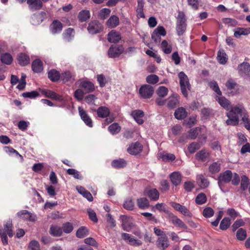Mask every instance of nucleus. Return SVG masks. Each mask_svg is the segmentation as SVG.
<instances>
[{"mask_svg":"<svg viewBox=\"0 0 250 250\" xmlns=\"http://www.w3.org/2000/svg\"><path fill=\"white\" fill-rule=\"evenodd\" d=\"M247 114L246 111L241 105H238L231 107V110L227 113L228 120L226 121L228 125H235L238 124V115L242 118Z\"/></svg>","mask_w":250,"mask_h":250,"instance_id":"obj_1","label":"nucleus"},{"mask_svg":"<svg viewBox=\"0 0 250 250\" xmlns=\"http://www.w3.org/2000/svg\"><path fill=\"white\" fill-rule=\"evenodd\" d=\"M7 235L9 237H12L13 236L12 223V221L10 220L4 223L3 227L0 226V236L2 243L4 245L8 244Z\"/></svg>","mask_w":250,"mask_h":250,"instance_id":"obj_2","label":"nucleus"},{"mask_svg":"<svg viewBox=\"0 0 250 250\" xmlns=\"http://www.w3.org/2000/svg\"><path fill=\"white\" fill-rule=\"evenodd\" d=\"M178 78L179 79L181 92L185 97H187L188 92L191 89V85L189 83L188 78L183 71L179 73Z\"/></svg>","mask_w":250,"mask_h":250,"instance_id":"obj_3","label":"nucleus"},{"mask_svg":"<svg viewBox=\"0 0 250 250\" xmlns=\"http://www.w3.org/2000/svg\"><path fill=\"white\" fill-rule=\"evenodd\" d=\"M120 220L122 222V227L125 231H129L135 227L134 220L129 216L121 215Z\"/></svg>","mask_w":250,"mask_h":250,"instance_id":"obj_4","label":"nucleus"},{"mask_svg":"<svg viewBox=\"0 0 250 250\" xmlns=\"http://www.w3.org/2000/svg\"><path fill=\"white\" fill-rule=\"evenodd\" d=\"M232 178V173L229 170H227L220 174L218 178V184L221 190H223V185L230 182Z\"/></svg>","mask_w":250,"mask_h":250,"instance_id":"obj_5","label":"nucleus"},{"mask_svg":"<svg viewBox=\"0 0 250 250\" xmlns=\"http://www.w3.org/2000/svg\"><path fill=\"white\" fill-rule=\"evenodd\" d=\"M103 29V26L98 21H91L87 27V30L90 34H95L100 33Z\"/></svg>","mask_w":250,"mask_h":250,"instance_id":"obj_6","label":"nucleus"},{"mask_svg":"<svg viewBox=\"0 0 250 250\" xmlns=\"http://www.w3.org/2000/svg\"><path fill=\"white\" fill-rule=\"evenodd\" d=\"M124 47L121 45H112L108 51V55L110 58L119 57L124 52Z\"/></svg>","mask_w":250,"mask_h":250,"instance_id":"obj_7","label":"nucleus"},{"mask_svg":"<svg viewBox=\"0 0 250 250\" xmlns=\"http://www.w3.org/2000/svg\"><path fill=\"white\" fill-rule=\"evenodd\" d=\"M154 89L153 87L148 84L142 86L139 89V93L144 98H149L153 95Z\"/></svg>","mask_w":250,"mask_h":250,"instance_id":"obj_8","label":"nucleus"},{"mask_svg":"<svg viewBox=\"0 0 250 250\" xmlns=\"http://www.w3.org/2000/svg\"><path fill=\"white\" fill-rule=\"evenodd\" d=\"M166 213L168 215L169 218L170 219L172 224L177 227L183 228L184 229H187L186 225L176 216L174 215L172 212L169 211H165Z\"/></svg>","mask_w":250,"mask_h":250,"instance_id":"obj_9","label":"nucleus"},{"mask_svg":"<svg viewBox=\"0 0 250 250\" xmlns=\"http://www.w3.org/2000/svg\"><path fill=\"white\" fill-rule=\"evenodd\" d=\"M121 237L123 240L127 241L130 245L132 246H139L142 244L141 241L135 239L129 233H122Z\"/></svg>","mask_w":250,"mask_h":250,"instance_id":"obj_10","label":"nucleus"},{"mask_svg":"<svg viewBox=\"0 0 250 250\" xmlns=\"http://www.w3.org/2000/svg\"><path fill=\"white\" fill-rule=\"evenodd\" d=\"M171 206L175 209L179 211L185 216L188 217L192 216L191 213L186 207L182 206L181 205L175 202L171 203Z\"/></svg>","mask_w":250,"mask_h":250,"instance_id":"obj_11","label":"nucleus"},{"mask_svg":"<svg viewBox=\"0 0 250 250\" xmlns=\"http://www.w3.org/2000/svg\"><path fill=\"white\" fill-rule=\"evenodd\" d=\"M142 150V146L139 142L132 144L127 148V152L131 155H137Z\"/></svg>","mask_w":250,"mask_h":250,"instance_id":"obj_12","label":"nucleus"},{"mask_svg":"<svg viewBox=\"0 0 250 250\" xmlns=\"http://www.w3.org/2000/svg\"><path fill=\"white\" fill-rule=\"evenodd\" d=\"M78 109L80 115L84 123L89 127H92L93 124L92 120L86 112L81 107H79Z\"/></svg>","mask_w":250,"mask_h":250,"instance_id":"obj_13","label":"nucleus"},{"mask_svg":"<svg viewBox=\"0 0 250 250\" xmlns=\"http://www.w3.org/2000/svg\"><path fill=\"white\" fill-rule=\"evenodd\" d=\"M17 215L21 218L26 220L35 221L36 220V216L27 210H21L18 212Z\"/></svg>","mask_w":250,"mask_h":250,"instance_id":"obj_14","label":"nucleus"},{"mask_svg":"<svg viewBox=\"0 0 250 250\" xmlns=\"http://www.w3.org/2000/svg\"><path fill=\"white\" fill-rule=\"evenodd\" d=\"M156 245L161 250H165L169 246L167 236L159 237L156 241Z\"/></svg>","mask_w":250,"mask_h":250,"instance_id":"obj_15","label":"nucleus"},{"mask_svg":"<svg viewBox=\"0 0 250 250\" xmlns=\"http://www.w3.org/2000/svg\"><path fill=\"white\" fill-rule=\"evenodd\" d=\"M27 3L31 10H39L42 7V2L41 0H27Z\"/></svg>","mask_w":250,"mask_h":250,"instance_id":"obj_16","label":"nucleus"},{"mask_svg":"<svg viewBox=\"0 0 250 250\" xmlns=\"http://www.w3.org/2000/svg\"><path fill=\"white\" fill-rule=\"evenodd\" d=\"M62 28V23L58 20L54 21L50 26L51 33L54 34L61 32Z\"/></svg>","mask_w":250,"mask_h":250,"instance_id":"obj_17","label":"nucleus"},{"mask_svg":"<svg viewBox=\"0 0 250 250\" xmlns=\"http://www.w3.org/2000/svg\"><path fill=\"white\" fill-rule=\"evenodd\" d=\"M45 16L44 12L34 14L31 17V22L33 25H37L41 23Z\"/></svg>","mask_w":250,"mask_h":250,"instance_id":"obj_18","label":"nucleus"},{"mask_svg":"<svg viewBox=\"0 0 250 250\" xmlns=\"http://www.w3.org/2000/svg\"><path fill=\"white\" fill-rule=\"evenodd\" d=\"M120 23L119 18L116 15L111 16L107 21L106 24L110 28L116 27Z\"/></svg>","mask_w":250,"mask_h":250,"instance_id":"obj_19","label":"nucleus"},{"mask_svg":"<svg viewBox=\"0 0 250 250\" xmlns=\"http://www.w3.org/2000/svg\"><path fill=\"white\" fill-rule=\"evenodd\" d=\"M131 115L134 120L139 124L141 125L144 123L143 117L144 116V113L142 110H134L132 112Z\"/></svg>","mask_w":250,"mask_h":250,"instance_id":"obj_20","label":"nucleus"},{"mask_svg":"<svg viewBox=\"0 0 250 250\" xmlns=\"http://www.w3.org/2000/svg\"><path fill=\"white\" fill-rule=\"evenodd\" d=\"M80 86L82 88L86 93H89L94 90V84L88 81H83L80 83Z\"/></svg>","mask_w":250,"mask_h":250,"instance_id":"obj_21","label":"nucleus"},{"mask_svg":"<svg viewBox=\"0 0 250 250\" xmlns=\"http://www.w3.org/2000/svg\"><path fill=\"white\" fill-rule=\"evenodd\" d=\"M179 104V97L178 95H173L168 99L167 106L170 108H175Z\"/></svg>","mask_w":250,"mask_h":250,"instance_id":"obj_22","label":"nucleus"},{"mask_svg":"<svg viewBox=\"0 0 250 250\" xmlns=\"http://www.w3.org/2000/svg\"><path fill=\"white\" fill-rule=\"evenodd\" d=\"M172 183L177 186L180 184L181 182L182 176L178 172H173L169 176Z\"/></svg>","mask_w":250,"mask_h":250,"instance_id":"obj_23","label":"nucleus"},{"mask_svg":"<svg viewBox=\"0 0 250 250\" xmlns=\"http://www.w3.org/2000/svg\"><path fill=\"white\" fill-rule=\"evenodd\" d=\"M121 39V36L117 32L112 30L108 34V41L110 42L116 43Z\"/></svg>","mask_w":250,"mask_h":250,"instance_id":"obj_24","label":"nucleus"},{"mask_svg":"<svg viewBox=\"0 0 250 250\" xmlns=\"http://www.w3.org/2000/svg\"><path fill=\"white\" fill-rule=\"evenodd\" d=\"M49 233L53 236H60L62 233V228L56 225H51L50 227Z\"/></svg>","mask_w":250,"mask_h":250,"instance_id":"obj_25","label":"nucleus"},{"mask_svg":"<svg viewBox=\"0 0 250 250\" xmlns=\"http://www.w3.org/2000/svg\"><path fill=\"white\" fill-rule=\"evenodd\" d=\"M18 61L21 65L25 66L30 63V58L24 53H21L18 56Z\"/></svg>","mask_w":250,"mask_h":250,"instance_id":"obj_26","label":"nucleus"},{"mask_svg":"<svg viewBox=\"0 0 250 250\" xmlns=\"http://www.w3.org/2000/svg\"><path fill=\"white\" fill-rule=\"evenodd\" d=\"M76 189L78 192L86 198L89 201H93L91 194L82 186H77Z\"/></svg>","mask_w":250,"mask_h":250,"instance_id":"obj_27","label":"nucleus"},{"mask_svg":"<svg viewBox=\"0 0 250 250\" xmlns=\"http://www.w3.org/2000/svg\"><path fill=\"white\" fill-rule=\"evenodd\" d=\"M238 68L239 72L242 75H249L250 74V65L248 62H243L240 64Z\"/></svg>","mask_w":250,"mask_h":250,"instance_id":"obj_28","label":"nucleus"},{"mask_svg":"<svg viewBox=\"0 0 250 250\" xmlns=\"http://www.w3.org/2000/svg\"><path fill=\"white\" fill-rule=\"evenodd\" d=\"M175 118L178 120H182L186 118L187 116V112L183 107H179L174 112Z\"/></svg>","mask_w":250,"mask_h":250,"instance_id":"obj_29","label":"nucleus"},{"mask_svg":"<svg viewBox=\"0 0 250 250\" xmlns=\"http://www.w3.org/2000/svg\"><path fill=\"white\" fill-rule=\"evenodd\" d=\"M97 113L99 117L106 118L109 115L110 110L108 107L100 106L97 110Z\"/></svg>","mask_w":250,"mask_h":250,"instance_id":"obj_30","label":"nucleus"},{"mask_svg":"<svg viewBox=\"0 0 250 250\" xmlns=\"http://www.w3.org/2000/svg\"><path fill=\"white\" fill-rule=\"evenodd\" d=\"M32 68L34 72H41L43 70L42 61L38 59L34 61L32 64Z\"/></svg>","mask_w":250,"mask_h":250,"instance_id":"obj_31","label":"nucleus"},{"mask_svg":"<svg viewBox=\"0 0 250 250\" xmlns=\"http://www.w3.org/2000/svg\"><path fill=\"white\" fill-rule=\"evenodd\" d=\"M137 205L140 208L146 209L149 207L148 200L145 197L140 198L137 200Z\"/></svg>","mask_w":250,"mask_h":250,"instance_id":"obj_32","label":"nucleus"},{"mask_svg":"<svg viewBox=\"0 0 250 250\" xmlns=\"http://www.w3.org/2000/svg\"><path fill=\"white\" fill-rule=\"evenodd\" d=\"M197 183L199 186L202 188H206L209 185L208 181L202 175H199L197 176Z\"/></svg>","mask_w":250,"mask_h":250,"instance_id":"obj_33","label":"nucleus"},{"mask_svg":"<svg viewBox=\"0 0 250 250\" xmlns=\"http://www.w3.org/2000/svg\"><path fill=\"white\" fill-rule=\"evenodd\" d=\"M60 78L64 83L73 82L74 81V76L68 71L62 73Z\"/></svg>","mask_w":250,"mask_h":250,"instance_id":"obj_34","label":"nucleus"},{"mask_svg":"<svg viewBox=\"0 0 250 250\" xmlns=\"http://www.w3.org/2000/svg\"><path fill=\"white\" fill-rule=\"evenodd\" d=\"M90 17V12L88 10H83L78 14V18L81 22L86 21Z\"/></svg>","mask_w":250,"mask_h":250,"instance_id":"obj_35","label":"nucleus"},{"mask_svg":"<svg viewBox=\"0 0 250 250\" xmlns=\"http://www.w3.org/2000/svg\"><path fill=\"white\" fill-rule=\"evenodd\" d=\"M126 162L123 159L114 160L111 163L112 166L117 168L124 167L126 166Z\"/></svg>","mask_w":250,"mask_h":250,"instance_id":"obj_36","label":"nucleus"},{"mask_svg":"<svg viewBox=\"0 0 250 250\" xmlns=\"http://www.w3.org/2000/svg\"><path fill=\"white\" fill-rule=\"evenodd\" d=\"M220 166L221 163L219 162H213L209 165L208 170L212 174L218 173L221 169Z\"/></svg>","mask_w":250,"mask_h":250,"instance_id":"obj_37","label":"nucleus"},{"mask_svg":"<svg viewBox=\"0 0 250 250\" xmlns=\"http://www.w3.org/2000/svg\"><path fill=\"white\" fill-rule=\"evenodd\" d=\"M42 93L45 95L46 97L50 98L52 99H54L55 100H57L58 101H61L62 100V97L59 95H58L54 91L51 90H43Z\"/></svg>","mask_w":250,"mask_h":250,"instance_id":"obj_38","label":"nucleus"},{"mask_svg":"<svg viewBox=\"0 0 250 250\" xmlns=\"http://www.w3.org/2000/svg\"><path fill=\"white\" fill-rule=\"evenodd\" d=\"M216 100L218 101L219 104L222 106L223 108L228 110L229 105L230 102L226 98L224 97H216Z\"/></svg>","mask_w":250,"mask_h":250,"instance_id":"obj_39","label":"nucleus"},{"mask_svg":"<svg viewBox=\"0 0 250 250\" xmlns=\"http://www.w3.org/2000/svg\"><path fill=\"white\" fill-rule=\"evenodd\" d=\"M48 78L53 82L57 81L61 77L59 72L54 69L51 70L48 73Z\"/></svg>","mask_w":250,"mask_h":250,"instance_id":"obj_40","label":"nucleus"},{"mask_svg":"<svg viewBox=\"0 0 250 250\" xmlns=\"http://www.w3.org/2000/svg\"><path fill=\"white\" fill-rule=\"evenodd\" d=\"M250 33L249 29L244 28H238L234 31V36L236 38H239L241 35H247Z\"/></svg>","mask_w":250,"mask_h":250,"instance_id":"obj_41","label":"nucleus"},{"mask_svg":"<svg viewBox=\"0 0 250 250\" xmlns=\"http://www.w3.org/2000/svg\"><path fill=\"white\" fill-rule=\"evenodd\" d=\"M0 60L3 63L10 64L12 62L13 58L10 54L5 53L1 55Z\"/></svg>","mask_w":250,"mask_h":250,"instance_id":"obj_42","label":"nucleus"},{"mask_svg":"<svg viewBox=\"0 0 250 250\" xmlns=\"http://www.w3.org/2000/svg\"><path fill=\"white\" fill-rule=\"evenodd\" d=\"M147 195L150 199L153 201H157L159 198V192L155 188L149 190Z\"/></svg>","mask_w":250,"mask_h":250,"instance_id":"obj_43","label":"nucleus"},{"mask_svg":"<svg viewBox=\"0 0 250 250\" xmlns=\"http://www.w3.org/2000/svg\"><path fill=\"white\" fill-rule=\"evenodd\" d=\"M88 234V230L85 227H80L76 232V236L78 238H83Z\"/></svg>","mask_w":250,"mask_h":250,"instance_id":"obj_44","label":"nucleus"},{"mask_svg":"<svg viewBox=\"0 0 250 250\" xmlns=\"http://www.w3.org/2000/svg\"><path fill=\"white\" fill-rule=\"evenodd\" d=\"M197 159L204 161L209 156V153L205 150H202L196 154Z\"/></svg>","mask_w":250,"mask_h":250,"instance_id":"obj_45","label":"nucleus"},{"mask_svg":"<svg viewBox=\"0 0 250 250\" xmlns=\"http://www.w3.org/2000/svg\"><path fill=\"white\" fill-rule=\"evenodd\" d=\"M207 201V197L204 193H200L197 195L195 199V202L197 204L202 205Z\"/></svg>","mask_w":250,"mask_h":250,"instance_id":"obj_46","label":"nucleus"},{"mask_svg":"<svg viewBox=\"0 0 250 250\" xmlns=\"http://www.w3.org/2000/svg\"><path fill=\"white\" fill-rule=\"evenodd\" d=\"M156 93L159 97L163 98L167 95L168 89L165 86H161L158 88Z\"/></svg>","mask_w":250,"mask_h":250,"instance_id":"obj_47","label":"nucleus"},{"mask_svg":"<svg viewBox=\"0 0 250 250\" xmlns=\"http://www.w3.org/2000/svg\"><path fill=\"white\" fill-rule=\"evenodd\" d=\"M217 59L219 63L223 64H225L228 60L227 55L224 51L218 52Z\"/></svg>","mask_w":250,"mask_h":250,"instance_id":"obj_48","label":"nucleus"},{"mask_svg":"<svg viewBox=\"0 0 250 250\" xmlns=\"http://www.w3.org/2000/svg\"><path fill=\"white\" fill-rule=\"evenodd\" d=\"M161 47L163 51L166 54H169L172 51L171 46L168 45V42L166 40L163 41Z\"/></svg>","mask_w":250,"mask_h":250,"instance_id":"obj_49","label":"nucleus"},{"mask_svg":"<svg viewBox=\"0 0 250 250\" xmlns=\"http://www.w3.org/2000/svg\"><path fill=\"white\" fill-rule=\"evenodd\" d=\"M230 225V220L229 218L225 217L221 222L220 228L222 230L227 229Z\"/></svg>","mask_w":250,"mask_h":250,"instance_id":"obj_50","label":"nucleus"},{"mask_svg":"<svg viewBox=\"0 0 250 250\" xmlns=\"http://www.w3.org/2000/svg\"><path fill=\"white\" fill-rule=\"evenodd\" d=\"M109 131L112 134H117L121 130V127L117 123H113L108 127Z\"/></svg>","mask_w":250,"mask_h":250,"instance_id":"obj_51","label":"nucleus"},{"mask_svg":"<svg viewBox=\"0 0 250 250\" xmlns=\"http://www.w3.org/2000/svg\"><path fill=\"white\" fill-rule=\"evenodd\" d=\"M236 237L240 241L245 240L247 237V233L243 229H239L236 232Z\"/></svg>","mask_w":250,"mask_h":250,"instance_id":"obj_52","label":"nucleus"},{"mask_svg":"<svg viewBox=\"0 0 250 250\" xmlns=\"http://www.w3.org/2000/svg\"><path fill=\"white\" fill-rule=\"evenodd\" d=\"M28 250H40L39 243L36 240H32L29 244Z\"/></svg>","mask_w":250,"mask_h":250,"instance_id":"obj_53","label":"nucleus"},{"mask_svg":"<svg viewBox=\"0 0 250 250\" xmlns=\"http://www.w3.org/2000/svg\"><path fill=\"white\" fill-rule=\"evenodd\" d=\"M208 84L210 87L218 95H222V92L220 90L217 83L215 81L210 82Z\"/></svg>","mask_w":250,"mask_h":250,"instance_id":"obj_54","label":"nucleus"},{"mask_svg":"<svg viewBox=\"0 0 250 250\" xmlns=\"http://www.w3.org/2000/svg\"><path fill=\"white\" fill-rule=\"evenodd\" d=\"M249 183V180L248 178L245 176L243 175L241 177V188L243 190H245L247 189Z\"/></svg>","mask_w":250,"mask_h":250,"instance_id":"obj_55","label":"nucleus"},{"mask_svg":"<svg viewBox=\"0 0 250 250\" xmlns=\"http://www.w3.org/2000/svg\"><path fill=\"white\" fill-rule=\"evenodd\" d=\"M200 145L198 143L193 142L188 147V149L190 153H194L200 148Z\"/></svg>","mask_w":250,"mask_h":250,"instance_id":"obj_56","label":"nucleus"},{"mask_svg":"<svg viewBox=\"0 0 250 250\" xmlns=\"http://www.w3.org/2000/svg\"><path fill=\"white\" fill-rule=\"evenodd\" d=\"M201 129L199 127H195L191 129L189 132V137L191 139H194L200 132Z\"/></svg>","mask_w":250,"mask_h":250,"instance_id":"obj_57","label":"nucleus"},{"mask_svg":"<svg viewBox=\"0 0 250 250\" xmlns=\"http://www.w3.org/2000/svg\"><path fill=\"white\" fill-rule=\"evenodd\" d=\"M111 12V11L108 8H103L102 9L99 13L100 18L102 20H104L109 16Z\"/></svg>","mask_w":250,"mask_h":250,"instance_id":"obj_58","label":"nucleus"},{"mask_svg":"<svg viewBox=\"0 0 250 250\" xmlns=\"http://www.w3.org/2000/svg\"><path fill=\"white\" fill-rule=\"evenodd\" d=\"M24 98H29L31 99L35 98L39 95V93L36 91H32L31 92H26L22 94Z\"/></svg>","mask_w":250,"mask_h":250,"instance_id":"obj_59","label":"nucleus"},{"mask_svg":"<svg viewBox=\"0 0 250 250\" xmlns=\"http://www.w3.org/2000/svg\"><path fill=\"white\" fill-rule=\"evenodd\" d=\"M146 81L148 83L155 84L158 82L159 78L156 75L151 74L146 77Z\"/></svg>","mask_w":250,"mask_h":250,"instance_id":"obj_60","label":"nucleus"},{"mask_svg":"<svg viewBox=\"0 0 250 250\" xmlns=\"http://www.w3.org/2000/svg\"><path fill=\"white\" fill-rule=\"evenodd\" d=\"M73 229V227L70 223L67 222L62 227V230L66 233H70Z\"/></svg>","mask_w":250,"mask_h":250,"instance_id":"obj_61","label":"nucleus"},{"mask_svg":"<svg viewBox=\"0 0 250 250\" xmlns=\"http://www.w3.org/2000/svg\"><path fill=\"white\" fill-rule=\"evenodd\" d=\"M186 24H177L176 30L178 35L180 36L182 35L186 29Z\"/></svg>","mask_w":250,"mask_h":250,"instance_id":"obj_62","label":"nucleus"},{"mask_svg":"<svg viewBox=\"0 0 250 250\" xmlns=\"http://www.w3.org/2000/svg\"><path fill=\"white\" fill-rule=\"evenodd\" d=\"M186 19L183 12L180 11L177 17V24H186Z\"/></svg>","mask_w":250,"mask_h":250,"instance_id":"obj_63","label":"nucleus"},{"mask_svg":"<svg viewBox=\"0 0 250 250\" xmlns=\"http://www.w3.org/2000/svg\"><path fill=\"white\" fill-rule=\"evenodd\" d=\"M214 210L211 208L208 207L205 208L203 212L204 217L206 218H209L212 217L214 214Z\"/></svg>","mask_w":250,"mask_h":250,"instance_id":"obj_64","label":"nucleus"}]
</instances>
